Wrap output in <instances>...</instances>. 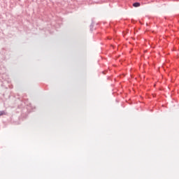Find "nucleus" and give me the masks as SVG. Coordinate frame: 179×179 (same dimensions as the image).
I'll return each instance as SVG.
<instances>
[{
  "mask_svg": "<svg viewBox=\"0 0 179 179\" xmlns=\"http://www.w3.org/2000/svg\"><path fill=\"white\" fill-rule=\"evenodd\" d=\"M133 6H134V8H138V7L141 6V3H134L133 4Z\"/></svg>",
  "mask_w": 179,
  "mask_h": 179,
  "instance_id": "obj_1",
  "label": "nucleus"
},
{
  "mask_svg": "<svg viewBox=\"0 0 179 179\" xmlns=\"http://www.w3.org/2000/svg\"><path fill=\"white\" fill-rule=\"evenodd\" d=\"M5 111H0V117L1 115H5Z\"/></svg>",
  "mask_w": 179,
  "mask_h": 179,
  "instance_id": "obj_2",
  "label": "nucleus"
}]
</instances>
